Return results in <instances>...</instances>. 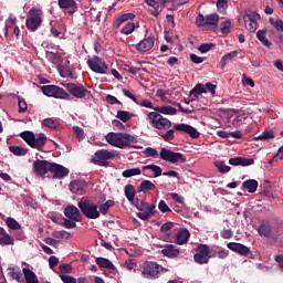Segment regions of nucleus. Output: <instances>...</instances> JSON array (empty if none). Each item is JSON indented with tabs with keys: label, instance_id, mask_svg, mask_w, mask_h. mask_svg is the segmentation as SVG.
Instances as JSON below:
<instances>
[{
	"label": "nucleus",
	"instance_id": "nucleus-8",
	"mask_svg": "<svg viewBox=\"0 0 283 283\" xmlns=\"http://www.w3.org/2000/svg\"><path fill=\"white\" fill-rule=\"evenodd\" d=\"M86 64L90 67V70L94 73L108 74V64L96 55L87 60Z\"/></svg>",
	"mask_w": 283,
	"mask_h": 283
},
{
	"label": "nucleus",
	"instance_id": "nucleus-48",
	"mask_svg": "<svg viewBox=\"0 0 283 283\" xmlns=\"http://www.w3.org/2000/svg\"><path fill=\"white\" fill-rule=\"evenodd\" d=\"M258 231L261 237L269 238L271 235V229H270L269 224H264V223L261 224L259 227Z\"/></svg>",
	"mask_w": 283,
	"mask_h": 283
},
{
	"label": "nucleus",
	"instance_id": "nucleus-46",
	"mask_svg": "<svg viewBox=\"0 0 283 283\" xmlns=\"http://www.w3.org/2000/svg\"><path fill=\"white\" fill-rule=\"evenodd\" d=\"M6 223L12 231H18L21 229V224L17 221V219L8 218Z\"/></svg>",
	"mask_w": 283,
	"mask_h": 283
},
{
	"label": "nucleus",
	"instance_id": "nucleus-64",
	"mask_svg": "<svg viewBox=\"0 0 283 283\" xmlns=\"http://www.w3.org/2000/svg\"><path fill=\"white\" fill-rule=\"evenodd\" d=\"M261 135H262V140H263V142L271 140V139H275V133L272 132V130L262 133Z\"/></svg>",
	"mask_w": 283,
	"mask_h": 283
},
{
	"label": "nucleus",
	"instance_id": "nucleus-55",
	"mask_svg": "<svg viewBox=\"0 0 283 283\" xmlns=\"http://www.w3.org/2000/svg\"><path fill=\"white\" fill-rule=\"evenodd\" d=\"M176 223L172 221H167L165 223H163V226L160 227V232L166 233L168 231H171V229H175Z\"/></svg>",
	"mask_w": 283,
	"mask_h": 283
},
{
	"label": "nucleus",
	"instance_id": "nucleus-62",
	"mask_svg": "<svg viewBox=\"0 0 283 283\" xmlns=\"http://www.w3.org/2000/svg\"><path fill=\"white\" fill-rule=\"evenodd\" d=\"M60 279L64 283H77V280L72 275L60 274Z\"/></svg>",
	"mask_w": 283,
	"mask_h": 283
},
{
	"label": "nucleus",
	"instance_id": "nucleus-40",
	"mask_svg": "<svg viewBox=\"0 0 283 283\" xmlns=\"http://www.w3.org/2000/svg\"><path fill=\"white\" fill-rule=\"evenodd\" d=\"M35 134L32 132L20 133V138H22L29 146L34 142Z\"/></svg>",
	"mask_w": 283,
	"mask_h": 283
},
{
	"label": "nucleus",
	"instance_id": "nucleus-54",
	"mask_svg": "<svg viewBox=\"0 0 283 283\" xmlns=\"http://www.w3.org/2000/svg\"><path fill=\"white\" fill-rule=\"evenodd\" d=\"M76 222H82V221H74V219L66 218L63 221V227L65 229H75L77 227Z\"/></svg>",
	"mask_w": 283,
	"mask_h": 283
},
{
	"label": "nucleus",
	"instance_id": "nucleus-43",
	"mask_svg": "<svg viewBox=\"0 0 283 283\" xmlns=\"http://www.w3.org/2000/svg\"><path fill=\"white\" fill-rule=\"evenodd\" d=\"M115 147L120 149L127 148V142H125V133H118Z\"/></svg>",
	"mask_w": 283,
	"mask_h": 283
},
{
	"label": "nucleus",
	"instance_id": "nucleus-22",
	"mask_svg": "<svg viewBox=\"0 0 283 283\" xmlns=\"http://www.w3.org/2000/svg\"><path fill=\"white\" fill-rule=\"evenodd\" d=\"M161 254L164 256L174 259L179 255V250L174 244H165L164 249L161 250Z\"/></svg>",
	"mask_w": 283,
	"mask_h": 283
},
{
	"label": "nucleus",
	"instance_id": "nucleus-21",
	"mask_svg": "<svg viewBox=\"0 0 283 283\" xmlns=\"http://www.w3.org/2000/svg\"><path fill=\"white\" fill-rule=\"evenodd\" d=\"M45 144H46V136L44 133H40L38 134V136H34V140L31 143L30 147L42 151Z\"/></svg>",
	"mask_w": 283,
	"mask_h": 283
},
{
	"label": "nucleus",
	"instance_id": "nucleus-47",
	"mask_svg": "<svg viewBox=\"0 0 283 283\" xmlns=\"http://www.w3.org/2000/svg\"><path fill=\"white\" fill-rule=\"evenodd\" d=\"M42 125H44L45 127L48 128H52V129H59V123L55 122L53 118H45L43 122H42Z\"/></svg>",
	"mask_w": 283,
	"mask_h": 283
},
{
	"label": "nucleus",
	"instance_id": "nucleus-37",
	"mask_svg": "<svg viewBox=\"0 0 283 283\" xmlns=\"http://www.w3.org/2000/svg\"><path fill=\"white\" fill-rule=\"evenodd\" d=\"M57 6L61 9H77L75 0H57Z\"/></svg>",
	"mask_w": 283,
	"mask_h": 283
},
{
	"label": "nucleus",
	"instance_id": "nucleus-13",
	"mask_svg": "<svg viewBox=\"0 0 283 283\" xmlns=\"http://www.w3.org/2000/svg\"><path fill=\"white\" fill-rule=\"evenodd\" d=\"M53 163L48 160L36 159L33 161V172L38 177H44L52 168Z\"/></svg>",
	"mask_w": 283,
	"mask_h": 283
},
{
	"label": "nucleus",
	"instance_id": "nucleus-15",
	"mask_svg": "<svg viewBox=\"0 0 283 283\" xmlns=\"http://www.w3.org/2000/svg\"><path fill=\"white\" fill-rule=\"evenodd\" d=\"M64 214L66 219H71L73 221H82V211L74 205H69L64 209Z\"/></svg>",
	"mask_w": 283,
	"mask_h": 283
},
{
	"label": "nucleus",
	"instance_id": "nucleus-45",
	"mask_svg": "<svg viewBox=\"0 0 283 283\" xmlns=\"http://www.w3.org/2000/svg\"><path fill=\"white\" fill-rule=\"evenodd\" d=\"M214 167L222 175L228 174L231 170L229 166H226L224 161H214Z\"/></svg>",
	"mask_w": 283,
	"mask_h": 283
},
{
	"label": "nucleus",
	"instance_id": "nucleus-25",
	"mask_svg": "<svg viewBox=\"0 0 283 283\" xmlns=\"http://www.w3.org/2000/svg\"><path fill=\"white\" fill-rule=\"evenodd\" d=\"M190 238V232L186 229L179 230L176 233V243L178 245H184L186 243H188V240Z\"/></svg>",
	"mask_w": 283,
	"mask_h": 283
},
{
	"label": "nucleus",
	"instance_id": "nucleus-29",
	"mask_svg": "<svg viewBox=\"0 0 283 283\" xmlns=\"http://www.w3.org/2000/svg\"><path fill=\"white\" fill-rule=\"evenodd\" d=\"M24 283H40L38 275L32 270L23 268Z\"/></svg>",
	"mask_w": 283,
	"mask_h": 283
},
{
	"label": "nucleus",
	"instance_id": "nucleus-1",
	"mask_svg": "<svg viewBox=\"0 0 283 283\" xmlns=\"http://www.w3.org/2000/svg\"><path fill=\"white\" fill-rule=\"evenodd\" d=\"M78 209L81 210V213L90 219V220H96L101 218V213L98 210V205L94 202V200L90 197H83L78 203Z\"/></svg>",
	"mask_w": 283,
	"mask_h": 283
},
{
	"label": "nucleus",
	"instance_id": "nucleus-20",
	"mask_svg": "<svg viewBox=\"0 0 283 283\" xmlns=\"http://www.w3.org/2000/svg\"><path fill=\"white\" fill-rule=\"evenodd\" d=\"M228 249H230L233 252H237L238 254H240L242 256H248L251 253L249 247H247L242 243H238V242L228 243Z\"/></svg>",
	"mask_w": 283,
	"mask_h": 283
},
{
	"label": "nucleus",
	"instance_id": "nucleus-2",
	"mask_svg": "<svg viewBox=\"0 0 283 283\" xmlns=\"http://www.w3.org/2000/svg\"><path fill=\"white\" fill-rule=\"evenodd\" d=\"M147 120L149 125L153 126V128L159 132L168 130L172 126V123L170 119H168L164 115H160L156 112L149 113L147 115Z\"/></svg>",
	"mask_w": 283,
	"mask_h": 283
},
{
	"label": "nucleus",
	"instance_id": "nucleus-4",
	"mask_svg": "<svg viewBox=\"0 0 283 283\" xmlns=\"http://www.w3.org/2000/svg\"><path fill=\"white\" fill-rule=\"evenodd\" d=\"M133 206H135V208L138 211H140V212L137 213V217L143 221H146V220L150 219L156 213V211H155L156 206L155 205L139 201L138 198H136V202H134Z\"/></svg>",
	"mask_w": 283,
	"mask_h": 283
},
{
	"label": "nucleus",
	"instance_id": "nucleus-7",
	"mask_svg": "<svg viewBox=\"0 0 283 283\" xmlns=\"http://www.w3.org/2000/svg\"><path fill=\"white\" fill-rule=\"evenodd\" d=\"M43 14V12L41 11V9H35V8H32L30 9L29 11V17L27 18V28L32 31V32H35L41 23H42V18L41 15Z\"/></svg>",
	"mask_w": 283,
	"mask_h": 283
},
{
	"label": "nucleus",
	"instance_id": "nucleus-59",
	"mask_svg": "<svg viewBox=\"0 0 283 283\" xmlns=\"http://www.w3.org/2000/svg\"><path fill=\"white\" fill-rule=\"evenodd\" d=\"M253 164H255V159H253V158L248 159L245 157L240 156V166L241 167H248V166H251Z\"/></svg>",
	"mask_w": 283,
	"mask_h": 283
},
{
	"label": "nucleus",
	"instance_id": "nucleus-39",
	"mask_svg": "<svg viewBox=\"0 0 283 283\" xmlns=\"http://www.w3.org/2000/svg\"><path fill=\"white\" fill-rule=\"evenodd\" d=\"M269 22L276 32L283 33V21L281 19L275 21L273 18H270Z\"/></svg>",
	"mask_w": 283,
	"mask_h": 283
},
{
	"label": "nucleus",
	"instance_id": "nucleus-5",
	"mask_svg": "<svg viewBox=\"0 0 283 283\" xmlns=\"http://www.w3.org/2000/svg\"><path fill=\"white\" fill-rule=\"evenodd\" d=\"M118 156L116 150H105L101 149L94 153V157L92 158V163L98 166H107V160H113Z\"/></svg>",
	"mask_w": 283,
	"mask_h": 283
},
{
	"label": "nucleus",
	"instance_id": "nucleus-32",
	"mask_svg": "<svg viewBox=\"0 0 283 283\" xmlns=\"http://www.w3.org/2000/svg\"><path fill=\"white\" fill-rule=\"evenodd\" d=\"M238 55H239V52L237 50L224 54L219 62L220 69L223 70L226 67V65L228 64V62Z\"/></svg>",
	"mask_w": 283,
	"mask_h": 283
},
{
	"label": "nucleus",
	"instance_id": "nucleus-49",
	"mask_svg": "<svg viewBox=\"0 0 283 283\" xmlns=\"http://www.w3.org/2000/svg\"><path fill=\"white\" fill-rule=\"evenodd\" d=\"M73 133H74V137L76 139H78V142L81 143L82 140H84L85 138V134L84 130L82 128H80L78 126H74L73 127Z\"/></svg>",
	"mask_w": 283,
	"mask_h": 283
},
{
	"label": "nucleus",
	"instance_id": "nucleus-34",
	"mask_svg": "<svg viewBox=\"0 0 283 283\" xmlns=\"http://www.w3.org/2000/svg\"><path fill=\"white\" fill-rule=\"evenodd\" d=\"M140 168H128L122 172L123 178H133L142 175Z\"/></svg>",
	"mask_w": 283,
	"mask_h": 283
},
{
	"label": "nucleus",
	"instance_id": "nucleus-17",
	"mask_svg": "<svg viewBox=\"0 0 283 283\" xmlns=\"http://www.w3.org/2000/svg\"><path fill=\"white\" fill-rule=\"evenodd\" d=\"M174 128L177 130V132H182V133H186L188 135H190V137L192 139H198L200 138V133L197 132L196 128H193L191 125L189 124H175L174 125Z\"/></svg>",
	"mask_w": 283,
	"mask_h": 283
},
{
	"label": "nucleus",
	"instance_id": "nucleus-26",
	"mask_svg": "<svg viewBox=\"0 0 283 283\" xmlns=\"http://www.w3.org/2000/svg\"><path fill=\"white\" fill-rule=\"evenodd\" d=\"M136 193H137V190L135 189V186L133 185H127L125 186L124 188V195L126 196L127 200L134 205L136 202Z\"/></svg>",
	"mask_w": 283,
	"mask_h": 283
},
{
	"label": "nucleus",
	"instance_id": "nucleus-23",
	"mask_svg": "<svg viewBox=\"0 0 283 283\" xmlns=\"http://www.w3.org/2000/svg\"><path fill=\"white\" fill-rule=\"evenodd\" d=\"M136 15L132 12L120 14L118 18H116L115 22H113V28L119 29L123 23L129 20H134Z\"/></svg>",
	"mask_w": 283,
	"mask_h": 283
},
{
	"label": "nucleus",
	"instance_id": "nucleus-53",
	"mask_svg": "<svg viewBox=\"0 0 283 283\" xmlns=\"http://www.w3.org/2000/svg\"><path fill=\"white\" fill-rule=\"evenodd\" d=\"M10 276L12 280H14L18 283H24V279L21 271H12L10 272Z\"/></svg>",
	"mask_w": 283,
	"mask_h": 283
},
{
	"label": "nucleus",
	"instance_id": "nucleus-14",
	"mask_svg": "<svg viewBox=\"0 0 283 283\" xmlns=\"http://www.w3.org/2000/svg\"><path fill=\"white\" fill-rule=\"evenodd\" d=\"M255 19H261L260 13L251 12L243 14V22H245V28L251 32H255L258 30V21Z\"/></svg>",
	"mask_w": 283,
	"mask_h": 283
},
{
	"label": "nucleus",
	"instance_id": "nucleus-36",
	"mask_svg": "<svg viewBox=\"0 0 283 283\" xmlns=\"http://www.w3.org/2000/svg\"><path fill=\"white\" fill-rule=\"evenodd\" d=\"M158 135L161 137V139L165 143H170L175 140V130L174 129H167L166 133H158Z\"/></svg>",
	"mask_w": 283,
	"mask_h": 283
},
{
	"label": "nucleus",
	"instance_id": "nucleus-51",
	"mask_svg": "<svg viewBox=\"0 0 283 283\" xmlns=\"http://www.w3.org/2000/svg\"><path fill=\"white\" fill-rule=\"evenodd\" d=\"M135 103L140 107H146V108H150V109L156 108V107H154L153 102L148 98H143L140 101L137 99V102H135Z\"/></svg>",
	"mask_w": 283,
	"mask_h": 283
},
{
	"label": "nucleus",
	"instance_id": "nucleus-63",
	"mask_svg": "<svg viewBox=\"0 0 283 283\" xmlns=\"http://www.w3.org/2000/svg\"><path fill=\"white\" fill-rule=\"evenodd\" d=\"M105 101H106V103L107 104H109V105H122V102L117 98V97H115V96H112V95H107L106 97H105Z\"/></svg>",
	"mask_w": 283,
	"mask_h": 283
},
{
	"label": "nucleus",
	"instance_id": "nucleus-57",
	"mask_svg": "<svg viewBox=\"0 0 283 283\" xmlns=\"http://www.w3.org/2000/svg\"><path fill=\"white\" fill-rule=\"evenodd\" d=\"M230 29H231V21H223L220 24V31L222 34H229L230 33Z\"/></svg>",
	"mask_w": 283,
	"mask_h": 283
},
{
	"label": "nucleus",
	"instance_id": "nucleus-50",
	"mask_svg": "<svg viewBox=\"0 0 283 283\" xmlns=\"http://www.w3.org/2000/svg\"><path fill=\"white\" fill-rule=\"evenodd\" d=\"M214 46H216V44H213V43H202V44L199 45L198 51L201 54H206V53L210 52L211 49L214 48Z\"/></svg>",
	"mask_w": 283,
	"mask_h": 283
},
{
	"label": "nucleus",
	"instance_id": "nucleus-31",
	"mask_svg": "<svg viewBox=\"0 0 283 283\" xmlns=\"http://www.w3.org/2000/svg\"><path fill=\"white\" fill-rule=\"evenodd\" d=\"M0 245H14V239H11L2 227H0Z\"/></svg>",
	"mask_w": 283,
	"mask_h": 283
},
{
	"label": "nucleus",
	"instance_id": "nucleus-27",
	"mask_svg": "<svg viewBox=\"0 0 283 283\" xmlns=\"http://www.w3.org/2000/svg\"><path fill=\"white\" fill-rule=\"evenodd\" d=\"M154 190H156V186L149 180L142 181V184L137 187V193H147L148 191Z\"/></svg>",
	"mask_w": 283,
	"mask_h": 283
},
{
	"label": "nucleus",
	"instance_id": "nucleus-41",
	"mask_svg": "<svg viewBox=\"0 0 283 283\" xmlns=\"http://www.w3.org/2000/svg\"><path fill=\"white\" fill-rule=\"evenodd\" d=\"M136 29L135 23L128 22L125 24V27L122 28L120 34L123 35H130Z\"/></svg>",
	"mask_w": 283,
	"mask_h": 283
},
{
	"label": "nucleus",
	"instance_id": "nucleus-19",
	"mask_svg": "<svg viewBox=\"0 0 283 283\" xmlns=\"http://www.w3.org/2000/svg\"><path fill=\"white\" fill-rule=\"evenodd\" d=\"M85 188H87V182L84 180H74L70 184V191L73 195H85Z\"/></svg>",
	"mask_w": 283,
	"mask_h": 283
},
{
	"label": "nucleus",
	"instance_id": "nucleus-52",
	"mask_svg": "<svg viewBox=\"0 0 283 283\" xmlns=\"http://www.w3.org/2000/svg\"><path fill=\"white\" fill-rule=\"evenodd\" d=\"M118 133H108L105 137L106 142L112 146H116Z\"/></svg>",
	"mask_w": 283,
	"mask_h": 283
},
{
	"label": "nucleus",
	"instance_id": "nucleus-35",
	"mask_svg": "<svg viewBox=\"0 0 283 283\" xmlns=\"http://www.w3.org/2000/svg\"><path fill=\"white\" fill-rule=\"evenodd\" d=\"M156 111V113H160V114H165V115H176L177 114V109L172 106H157L154 108Z\"/></svg>",
	"mask_w": 283,
	"mask_h": 283
},
{
	"label": "nucleus",
	"instance_id": "nucleus-18",
	"mask_svg": "<svg viewBox=\"0 0 283 283\" xmlns=\"http://www.w3.org/2000/svg\"><path fill=\"white\" fill-rule=\"evenodd\" d=\"M155 45V36H148L136 44V50L140 53L149 52Z\"/></svg>",
	"mask_w": 283,
	"mask_h": 283
},
{
	"label": "nucleus",
	"instance_id": "nucleus-60",
	"mask_svg": "<svg viewBox=\"0 0 283 283\" xmlns=\"http://www.w3.org/2000/svg\"><path fill=\"white\" fill-rule=\"evenodd\" d=\"M60 270L63 274H71L73 273V266L69 263H62L60 265Z\"/></svg>",
	"mask_w": 283,
	"mask_h": 283
},
{
	"label": "nucleus",
	"instance_id": "nucleus-58",
	"mask_svg": "<svg viewBox=\"0 0 283 283\" xmlns=\"http://www.w3.org/2000/svg\"><path fill=\"white\" fill-rule=\"evenodd\" d=\"M18 113H25L28 109V105L25 103V99L23 97L18 98Z\"/></svg>",
	"mask_w": 283,
	"mask_h": 283
},
{
	"label": "nucleus",
	"instance_id": "nucleus-10",
	"mask_svg": "<svg viewBox=\"0 0 283 283\" xmlns=\"http://www.w3.org/2000/svg\"><path fill=\"white\" fill-rule=\"evenodd\" d=\"M220 21V15L218 13H211L203 15L202 13H199L196 17V24L198 28H203L206 25H218V22Z\"/></svg>",
	"mask_w": 283,
	"mask_h": 283
},
{
	"label": "nucleus",
	"instance_id": "nucleus-28",
	"mask_svg": "<svg viewBox=\"0 0 283 283\" xmlns=\"http://www.w3.org/2000/svg\"><path fill=\"white\" fill-rule=\"evenodd\" d=\"M95 263L98 264V266L103 268V269H109L112 271L116 270V266L114 265V263L107 258L99 256V258L95 259Z\"/></svg>",
	"mask_w": 283,
	"mask_h": 283
},
{
	"label": "nucleus",
	"instance_id": "nucleus-56",
	"mask_svg": "<svg viewBox=\"0 0 283 283\" xmlns=\"http://www.w3.org/2000/svg\"><path fill=\"white\" fill-rule=\"evenodd\" d=\"M144 155H145V158H157L158 157V151L154 148L147 147L144 150Z\"/></svg>",
	"mask_w": 283,
	"mask_h": 283
},
{
	"label": "nucleus",
	"instance_id": "nucleus-24",
	"mask_svg": "<svg viewBox=\"0 0 283 283\" xmlns=\"http://www.w3.org/2000/svg\"><path fill=\"white\" fill-rule=\"evenodd\" d=\"M202 93H207V88L203 84L198 83L193 90L190 91L188 97H190V102H195Z\"/></svg>",
	"mask_w": 283,
	"mask_h": 283
},
{
	"label": "nucleus",
	"instance_id": "nucleus-33",
	"mask_svg": "<svg viewBox=\"0 0 283 283\" xmlns=\"http://www.w3.org/2000/svg\"><path fill=\"white\" fill-rule=\"evenodd\" d=\"M148 170L154 172V178H158V177L163 176V168H160L156 165H147V166L142 167V171L146 172Z\"/></svg>",
	"mask_w": 283,
	"mask_h": 283
},
{
	"label": "nucleus",
	"instance_id": "nucleus-30",
	"mask_svg": "<svg viewBox=\"0 0 283 283\" xmlns=\"http://www.w3.org/2000/svg\"><path fill=\"white\" fill-rule=\"evenodd\" d=\"M242 188L247 189L249 193H255L259 188V181L254 179H250L242 182Z\"/></svg>",
	"mask_w": 283,
	"mask_h": 283
},
{
	"label": "nucleus",
	"instance_id": "nucleus-42",
	"mask_svg": "<svg viewBox=\"0 0 283 283\" xmlns=\"http://www.w3.org/2000/svg\"><path fill=\"white\" fill-rule=\"evenodd\" d=\"M133 116L134 115L132 113L125 111H118L116 115V117L123 123H127Z\"/></svg>",
	"mask_w": 283,
	"mask_h": 283
},
{
	"label": "nucleus",
	"instance_id": "nucleus-9",
	"mask_svg": "<svg viewBox=\"0 0 283 283\" xmlns=\"http://www.w3.org/2000/svg\"><path fill=\"white\" fill-rule=\"evenodd\" d=\"M42 92L48 97H54L60 99H66L70 97V94H67L62 87L57 85H44L42 86Z\"/></svg>",
	"mask_w": 283,
	"mask_h": 283
},
{
	"label": "nucleus",
	"instance_id": "nucleus-3",
	"mask_svg": "<svg viewBox=\"0 0 283 283\" xmlns=\"http://www.w3.org/2000/svg\"><path fill=\"white\" fill-rule=\"evenodd\" d=\"M142 274L146 280H157L165 269L154 261H145L142 266Z\"/></svg>",
	"mask_w": 283,
	"mask_h": 283
},
{
	"label": "nucleus",
	"instance_id": "nucleus-11",
	"mask_svg": "<svg viewBox=\"0 0 283 283\" xmlns=\"http://www.w3.org/2000/svg\"><path fill=\"white\" fill-rule=\"evenodd\" d=\"M159 156H160L161 160L170 161L172 164H176L178 161H181V163L187 161V159L182 153H176L172 150H168L166 148H161Z\"/></svg>",
	"mask_w": 283,
	"mask_h": 283
},
{
	"label": "nucleus",
	"instance_id": "nucleus-44",
	"mask_svg": "<svg viewBox=\"0 0 283 283\" xmlns=\"http://www.w3.org/2000/svg\"><path fill=\"white\" fill-rule=\"evenodd\" d=\"M115 147L120 149L127 148V142H125V133H118Z\"/></svg>",
	"mask_w": 283,
	"mask_h": 283
},
{
	"label": "nucleus",
	"instance_id": "nucleus-16",
	"mask_svg": "<svg viewBox=\"0 0 283 283\" xmlns=\"http://www.w3.org/2000/svg\"><path fill=\"white\" fill-rule=\"evenodd\" d=\"M50 172L53 175V179H62L70 175V169L65 168L61 165H57L55 163H52V166L50 168Z\"/></svg>",
	"mask_w": 283,
	"mask_h": 283
},
{
	"label": "nucleus",
	"instance_id": "nucleus-38",
	"mask_svg": "<svg viewBox=\"0 0 283 283\" xmlns=\"http://www.w3.org/2000/svg\"><path fill=\"white\" fill-rule=\"evenodd\" d=\"M9 151L11 154H13L14 156H17V157H23V156H27V154H28L27 149H23V148L18 147V146H10Z\"/></svg>",
	"mask_w": 283,
	"mask_h": 283
},
{
	"label": "nucleus",
	"instance_id": "nucleus-61",
	"mask_svg": "<svg viewBox=\"0 0 283 283\" xmlns=\"http://www.w3.org/2000/svg\"><path fill=\"white\" fill-rule=\"evenodd\" d=\"M158 209L161 213H171V209L164 200L158 203Z\"/></svg>",
	"mask_w": 283,
	"mask_h": 283
},
{
	"label": "nucleus",
	"instance_id": "nucleus-12",
	"mask_svg": "<svg viewBox=\"0 0 283 283\" xmlns=\"http://www.w3.org/2000/svg\"><path fill=\"white\" fill-rule=\"evenodd\" d=\"M65 88L72 96L80 99L85 98L90 93V91H87V88L84 87L82 84L67 83L65 85Z\"/></svg>",
	"mask_w": 283,
	"mask_h": 283
},
{
	"label": "nucleus",
	"instance_id": "nucleus-6",
	"mask_svg": "<svg viewBox=\"0 0 283 283\" xmlns=\"http://www.w3.org/2000/svg\"><path fill=\"white\" fill-rule=\"evenodd\" d=\"M211 258H214V254H211L209 245L203 243L197 245L196 254L193 255L197 264H209Z\"/></svg>",
	"mask_w": 283,
	"mask_h": 283
}]
</instances>
